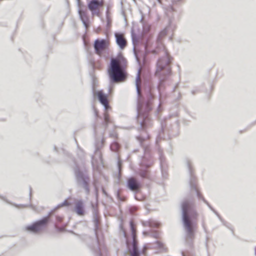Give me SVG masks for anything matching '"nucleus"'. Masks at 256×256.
Returning <instances> with one entry per match:
<instances>
[{"label": "nucleus", "mask_w": 256, "mask_h": 256, "mask_svg": "<svg viewBox=\"0 0 256 256\" xmlns=\"http://www.w3.org/2000/svg\"><path fill=\"white\" fill-rule=\"evenodd\" d=\"M102 4L98 0H91L89 2L88 4V9L92 12V15L96 14L97 16H99L100 12L96 8Z\"/></svg>", "instance_id": "nucleus-13"}, {"label": "nucleus", "mask_w": 256, "mask_h": 256, "mask_svg": "<svg viewBox=\"0 0 256 256\" xmlns=\"http://www.w3.org/2000/svg\"><path fill=\"white\" fill-rule=\"evenodd\" d=\"M144 157L142 158V160L140 162V165L142 166L146 167L148 168L150 167L152 164V162L150 160H148L146 161V159L147 158V156H149L148 150L147 148H144Z\"/></svg>", "instance_id": "nucleus-17"}, {"label": "nucleus", "mask_w": 256, "mask_h": 256, "mask_svg": "<svg viewBox=\"0 0 256 256\" xmlns=\"http://www.w3.org/2000/svg\"><path fill=\"white\" fill-rule=\"evenodd\" d=\"M126 186L130 190L137 192L140 190L142 184L136 178L131 176L128 178Z\"/></svg>", "instance_id": "nucleus-10"}, {"label": "nucleus", "mask_w": 256, "mask_h": 256, "mask_svg": "<svg viewBox=\"0 0 256 256\" xmlns=\"http://www.w3.org/2000/svg\"><path fill=\"white\" fill-rule=\"evenodd\" d=\"M132 43H133V44H134V36H132Z\"/></svg>", "instance_id": "nucleus-37"}, {"label": "nucleus", "mask_w": 256, "mask_h": 256, "mask_svg": "<svg viewBox=\"0 0 256 256\" xmlns=\"http://www.w3.org/2000/svg\"><path fill=\"white\" fill-rule=\"evenodd\" d=\"M74 172L77 185L83 188L86 194L90 192V178L86 170L81 168L76 164L74 168Z\"/></svg>", "instance_id": "nucleus-6"}, {"label": "nucleus", "mask_w": 256, "mask_h": 256, "mask_svg": "<svg viewBox=\"0 0 256 256\" xmlns=\"http://www.w3.org/2000/svg\"><path fill=\"white\" fill-rule=\"evenodd\" d=\"M75 211L79 216H82L84 213V204L82 200H78L75 205Z\"/></svg>", "instance_id": "nucleus-16"}, {"label": "nucleus", "mask_w": 256, "mask_h": 256, "mask_svg": "<svg viewBox=\"0 0 256 256\" xmlns=\"http://www.w3.org/2000/svg\"><path fill=\"white\" fill-rule=\"evenodd\" d=\"M192 94H194V91H192Z\"/></svg>", "instance_id": "nucleus-44"}, {"label": "nucleus", "mask_w": 256, "mask_h": 256, "mask_svg": "<svg viewBox=\"0 0 256 256\" xmlns=\"http://www.w3.org/2000/svg\"><path fill=\"white\" fill-rule=\"evenodd\" d=\"M78 13L80 20L82 22L84 26L86 28H87L88 25L87 24V22L88 21V18L87 16L86 10L79 8L78 10Z\"/></svg>", "instance_id": "nucleus-14"}, {"label": "nucleus", "mask_w": 256, "mask_h": 256, "mask_svg": "<svg viewBox=\"0 0 256 256\" xmlns=\"http://www.w3.org/2000/svg\"><path fill=\"white\" fill-rule=\"evenodd\" d=\"M95 114L96 116H98V112L96 110H95Z\"/></svg>", "instance_id": "nucleus-41"}, {"label": "nucleus", "mask_w": 256, "mask_h": 256, "mask_svg": "<svg viewBox=\"0 0 256 256\" xmlns=\"http://www.w3.org/2000/svg\"><path fill=\"white\" fill-rule=\"evenodd\" d=\"M176 88V86H175V87L173 88V91L175 90Z\"/></svg>", "instance_id": "nucleus-43"}, {"label": "nucleus", "mask_w": 256, "mask_h": 256, "mask_svg": "<svg viewBox=\"0 0 256 256\" xmlns=\"http://www.w3.org/2000/svg\"><path fill=\"white\" fill-rule=\"evenodd\" d=\"M138 174L142 178H147L148 176V170L142 168L139 170Z\"/></svg>", "instance_id": "nucleus-23"}, {"label": "nucleus", "mask_w": 256, "mask_h": 256, "mask_svg": "<svg viewBox=\"0 0 256 256\" xmlns=\"http://www.w3.org/2000/svg\"><path fill=\"white\" fill-rule=\"evenodd\" d=\"M109 46V42L106 39H96L94 43L96 53L101 55L102 52Z\"/></svg>", "instance_id": "nucleus-9"}, {"label": "nucleus", "mask_w": 256, "mask_h": 256, "mask_svg": "<svg viewBox=\"0 0 256 256\" xmlns=\"http://www.w3.org/2000/svg\"><path fill=\"white\" fill-rule=\"evenodd\" d=\"M142 224L144 226H148L152 228H156L160 226V223L158 222L153 220H150L148 221L144 222H143Z\"/></svg>", "instance_id": "nucleus-18"}, {"label": "nucleus", "mask_w": 256, "mask_h": 256, "mask_svg": "<svg viewBox=\"0 0 256 256\" xmlns=\"http://www.w3.org/2000/svg\"><path fill=\"white\" fill-rule=\"evenodd\" d=\"M56 220H57L58 222H60L62 220V218L60 216H57L56 217Z\"/></svg>", "instance_id": "nucleus-32"}, {"label": "nucleus", "mask_w": 256, "mask_h": 256, "mask_svg": "<svg viewBox=\"0 0 256 256\" xmlns=\"http://www.w3.org/2000/svg\"><path fill=\"white\" fill-rule=\"evenodd\" d=\"M94 188H95L96 192L97 194H98V188L96 187V184H95L94 183Z\"/></svg>", "instance_id": "nucleus-33"}, {"label": "nucleus", "mask_w": 256, "mask_h": 256, "mask_svg": "<svg viewBox=\"0 0 256 256\" xmlns=\"http://www.w3.org/2000/svg\"><path fill=\"white\" fill-rule=\"evenodd\" d=\"M182 256H186L182 252Z\"/></svg>", "instance_id": "nucleus-39"}, {"label": "nucleus", "mask_w": 256, "mask_h": 256, "mask_svg": "<svg viewBox=\"0 0 256 256\" xmlns=\"http://www.w3.org/2000/svg\"><path fill=\"white\" fill-rule=\"evenodd\" d=\"M120 148V144L115 141H114L110 146V150L115 152H118Z\"/></svg>", "instance_id": "nucleus-20"}, {"label": "nucleus", "mask_w": 256, "mask_h": 256, "mask_svg": "<svg viewBox=\"0 0 256 256\" xmlns=\"http://www.w3.org/2000/svg\"><path fill=\"white\" fill-rule=\"evenodd\" d=\"M116 42L120 50H124L127 45L126 39L122 32H116L114 33Z\"/></svg>", "instance_id": "nucleus-12"}, {"label": "nucleus", "mask_w": 256, "mask_h": 256, "mask_svg": "<svg viewBox=\"0 0 256 256\" xmlns=\"http://www.w3.org/2000/svg\"><path fill=\"white\" fill-rule=\"evenodd\" d=\"M255 255L256 256V250L255 249V252H254Z\"/></svg>", "instance_id": "nucleus-45"}, {"label": "nucleus", "mask_w": 256, "mask_h": 256, "mask_svg": "<svg viewBox=\"0 0 256 256\" xmlns=\"http://www.w3.org/2000/svg\"><path fill=\"white\" fill-rule=\"evenodd\" d=\"M126 66V60L122 53H118L116 58H112L107 70L110 82L125 80L127 78Z\"/></svg>", "instance_id": "nucleus-3"}, {"label": "nucleus", "mask_w": 256, "mask_h": 256, "mask_svg": "<svg viewBox=\"0 0 256 256\" xmlns=\"http://www.w3.org/2000/svg\"><path fill=\"white\" fill-rule=\"evenodd\" d=\"M159 159H160V166H161V168H162L163 166V164L164 162V158L162 154L161 153L160 154Z\"/></svg>", "instance_id": "nucleus-26"}, {"label": "nucleus", "mask_w": 256, "mask_h": 256, "mask_svg": "<svg viewBox=\"0 0 256 256\" xmlns=\"http://www.w3.org/2000/svg\"><path fill=\"white\" fill-rule=\"evenodd\" d=\"M101 252L100 248H98L96 252V256H101Z\"/></svg>", "instance_id": "nucleus-29"}, {"label": "nucleus", "mask_w": 256, "mask_h": 256, "mask_svg": "<svg viewBox=\"0 0 256 256\" xmlns=\"http://www.w3.org/2000/svg\"><path fill=\"white\" fill-rule=\"evenodd\" d=\"M54 150H56V151L57 150H56V146H54Z\"/></svg>", "instance_id": "nucleus-42"}, {"label": "nucleus", "mask_w": 256, "mask_h": 256, "mask_svg": "<svg viewBox=\"0 0 256 256\" xmlns=\"http://www.w3.org/2000/svg\"><path fill=\"white\" fill-rule=\"evenodd\" d=\"M130 226L132 232V248H129L130 256H140L142 254H144V250L140 251L138 248V242L136 238V228L134 222L131 220L130 222Z\"/></svg>", "instance_id": "nucleus-7"}, {"label": "nucleus", "mask_w": 256, "mask_h": 256, "mask_svg": "<svg viewBox=\"0 0 256 256\" xmlns=\"http://www.w3.org/2000/svg\"><path fill=\"white\" fill-rule=\"evenodd\" d=\"M70 203L67 202L66 200H65L64 202H62L58 204L56 206H55L52 210H51L49 211V222H50V215L54 212V211L60 208V207H62L64 206H69L70 205Z\"/></svg>", "instance_id": "nucleus-19"}, {"label": "nucleus", "mask_w": 256, "mask_h": 256, "mask_svg": "<svg viewBox=\"0 0 256 256\" xmlns=\"http://www.w3.org/2000/svg\"><path fill=\"white\" fill-rule=\"evenodd\" d=\"M123 234H124V236L126 238V233L124 231H123Z\"/></svg>", "instance_id": "nucleus-36"}, {"label": "nucleus", "mask_w": 256, "mask_h": 256, "mask_svg": "<svg viewBox=\"0 0 256 256\" xmlns=\"http://www.w3.org/2000/svg\"><path fill=\"white\" fill-rule=\"evenodd\" d=\"M172 58L166 50H164V54L157 60L155 75L159 78L158 86L159 92L162 88L165 80L172 74Z\"/></svg>", "instance_id": "nucleus-4"}, {"label": "nucleus", "mask_w": 256, "mask_h": 256, "mask_svg": "<svg viewBox=\"0 0 256 256\" xmlns=\"http://www.w3.org/2000/svg\"><path fill=\"white\" fill-rule=\"evenodd\" d=\"M158 0V2H160V0Z\"/></svg>", "instance_id": "nucleus-48"}, {"label": "nucleus", "mask_w": 256, "mask_h": 256, "mask_svg": "<svg viewBox=\"0 0 256 256\" xmlns=\"http://www.w3.org/2000/svg\"><path fill=\"white\" fill-rule=\"evenodd\" d=\"M48 224V218H44L42 220L36 221L32 224L26 226L24 228L26 231L33 233H38L46 228Z\"/></svg>", "instance_id": "nucleus-8"}, {"label": "nucleus", "mask_w": 256, "mask_h": 256, "mask_svg": "<svg viewBox=\"0 0 256 256\" xmlns=\"http://www.w3.org/2000/svg\"><path fill=\"white\" fill-rule=\"evenodd\" d=\"M126 244L128 245V240H126Z\"/></svg>", "instance_id": "nucleus-46"}, {"label": "nucleus", "mask_w": 256, "mask_h": 256, "mask_svg": "<svg viewBox=\"0 0 256 256\" xmlns=\"http://www.w3.org/2000/svg\"><path fill=\"white\" fill-rule=\"evenodd\" d=\"M98 98L100 102L103 106L105 110L110 108L108 98V94H104L102 90H99L96 92Z\"/></svg>", "instance_id": "nucleus-11"}, {"label": "nucleus", "mask_w": 256, "mask_h": 256, "mask_svg": "<svg viewBox=\"0 0 256 256\" xmlns=\"http://www.w3.org/2000/svg\"><path fill=\"white\" fill-rule=\"evenodd\" d=\"M118 170H119V172H120V160H118Z\"/></svg>", "instance_id": "nucleus-30"}, {"label": "nucleus", "mask_w": 256, "mask_h": 256, "mask_svg": "<svg viewBox=\"0 0 256 256\" xmlns=\"http://www.w3.org/2000/svg\"><path fill=\"white\" fill-rule=\"evenodd\" d=\"M143 234H144V236H150V234L148 232H143Z\"/></svg>", "instance_id": "nucleus-31"}, {"label": "nucleus", "mask_w": 256, "mask_h": 256, "mask_svg": "<svg viewBox=\"0 0 256 256\" xmlns=\"http://www.w3.org/2000/svg\"><path fill=\"white\" fill-rule=\"evenodd\" d=\"M77 1V4H78V6H80V0H76Z\"/></svg>", "instance_id": "nucleus-34"}, {"label": "nucleus", "mask_w": 256, "mask_h": 256, "mask_svg": "<svg viewBox=\"0 0 256 256\" xmlns=\"http://www.w3.org/2000/svg\"><path fill=\"white\" fill-rule=\"evenodd\" d=\"M167 34V30L166 28L163 29L158 34V40L160 41Z\"/></svg>", "instance_id": "nucleus-22"}, {"label": "nucleus", "mask_w": 256, "mask_h": 256, "mask_svg": "<svg viewBox=\"0 0 256 256\" xmlns=\"http://www.w3.org/2000/svg\"><path fill=\"white\" fill-rule=\"evenodd\" d=\"M110 136L112 137H114V134H110Z\"/></svg>", "instance_id": "nucleus-40"}, {"label": "nucleus", "mask_w": 256, "mask_h": 256, "mask_svg": "<svg viewBox=\"0 0 256 256\" xmlns=\"http://www.w3.org/2000/svg\"><path fill=\"white\" fill-rule=\"evenodd\" d=\"M136 138L139 141L140 144L142 146V143L145 140V138H143L141 136H138L136 137Z\"/></svg>", "instance_id": "nucleus-28"}, {"label": "nucleus", "mask_w": 256, "mask_h": 256, "mask_svg": "<svg viewBox=\"0 0 256 256\" xmlns=\"http://www.w3.org/2000/svg\"><path fill=\"white\" fill-rule=\"evenodd\" d=\"M102 192H103L104 194H106V192L104 188H102Z\"/></svg>", "instance_id": "nucleus-38"}, {"label": "nucleus", "mask_w": 256, "mask_h": 256, "mask_svg": "<svg viewBox=\"0 0 256 256\" xmlns=\"http://www.w3.org/2000/svg\"><path fill=\"white\" fill-rule=\"evenodd\" d=\"M104 138L101 139L100 140H96L95 142V151H94V154L95 156H98L100 160L102 161V154L100 152V148L103 146L104 143Z\"/></svg>", "instance_id": "nucleus-15"}, {"label": "nucleus", "mask_w": 256, "mask_h": 256, "mask_svg": "<svg viewBox=\"0 0 256 256\" xmlns=\"http://www.w3.org/2000/svg\"><path fill=\"white\" fill-rule=\"evenodd\" d=\"M155 244H156V247L158 248H162V250L165 252V248H164L163 244L160 242L159 241H156Z\"/></svg>", "instance_id": "nucleus-25"}, {"label": "nucleus", "mask_w": 256, "mask_h": 256, "mask_svg": "<svg viewBox=\"0 0 256 256\" xmlns=\"http://www.w3.org/2000/svg\"><path fill=\"white\" fill-rule=\"evenodd\" d=\"M150 236L154 238H158L159 233L158 232L154 231L152 233L150 234Z\"/></svg>", "instance_id": "nucleus-27"}, {"label": "nucleus", "mask_w": 256, "mask_h": 256, "mask_svg": "<svg viewBox=\"0 0 256 256\" xmlns=\"http://www.w3.org/2000/svg\"><path fill=\"white\" fill-rule=\"evenodd\" d=\"M160 108V104L158 106V108Z\"/></svg>", "instance_id": "nucleus-47"}, {"label": "nucleus", "mask_w": 256, "mask_h": 256, "mask_svg": "<svg viewBox=\"0 0 256 256\" xmlns=\"http://www.w3.org/2000/svg\"><path fill=\"white\" fill-rule=\"evenodd\" d=\"M143 20H144V18H143V17L142 16L140 20V22L141 23H143Z\"/></svg>", "instance_id": "nucleus-35"}, {"label": "nucleus", "mask_w": 256, "mask_h": 256, "mask_svg": "<svg viewBox=\"0 0 256 256\" xmlns=\"http://www.w3.org/2000/svg\"><path fill=\"white\" fill-rule=\"evenodd\" d=\"M104 124L105 126L106 127L107 126L108 123L110 122V118L107 112L104 113Z\"/></svg>", "instance_id": "nucleus-24"}, {"label": "nucleus", "mask_w": 256, "mask_h": 256, "mask_svg": "<svg viewBox=\"0 0 256 256\" xmlns=\"http://www.w3.org/2000/svg\"><path fill=\"white\" fill-rule=\"evenodd\" d=\"M184 162L188 169L190 175L189 184L190 186V192H192L194 191L196 194L198 198L200 199H202V201L208 205L209 208L217 216L218 218L222 222L223 224L227 227H228V223L222 219V218L218 214V212L209 204V203L201 195L200 193L196 187V178L193 172V169L192 167L191 160L188 158H186L184 160Z\"/></svg>", "instance_id": "nucleus-5"}, {"label": "nucleus", "mask_w": 256, "mask_h": 256, "mask_svg": "<svg viewBox=\"0 0 256 256\" xmlns=\"http://www.w3.org/2000/svg\"><path fill=\"white\" fill-rule=\"evenodd\" d=\"M94 233H95V235H96V236L97 239V242H98V236H97V232H96L98 228V218L96 214H95V216L94 218Z\"/></svg>", "instance_id": "nucleus-21"}, {"label": "nucleus", "mask_w": 256, "mask_h": 256, "mask_svg": "<svg viewBox=\"0 0 256 256\" xmlns=\"http://www.w3.org/2000/svg\"><path fill=\"white\" fill-rule=\"evenodd\" d=\"M140 81V70L137 72L135 80V84L138 95L137 102V118L138 122L140 124V128L144 129L152 125V120L149 118L148 112L152 110V100L153 96L150 92H148L146 100L142 101V96L138 88Z\"/></svg>", "instance_id": "nucleus-2"}, {"label": "nucleus", "mask_w": 256, "mask_h": 256, "mask_svg": "<svg viewBox=\"0 0 256 256\" xmlns=\"http://www.w3.org/2000/svg\"><path fill=\"white\" fill-rule=\"evenodd\" d=\"M182 218L185 234L186 245L190 248L194 246V240L197 228L196 219L198 214L192 202L184 200L181 204Z\"/></svg>", "instance_id": "nucleus-1"}]
</instances>
